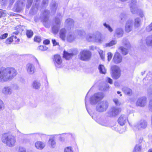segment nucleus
Returning a JSON list of instances; mask_svg holds the SVG:
<instances>
[{"mask_svg": "<svg viewBox=\"0 0 152 152\" xmlns=\"http://www.w3.org/2000/svg\"><path fill=\"white\" fill-rule=\"evenodd\" d=\"M16 70L11 67H8L0 71V81L4 82L11 80L17 75Z\"/></svg>", "mask_w": 152, "mask_h": 152, "instance_id": "1", "label": "nucleus"}, {"mask_svg": "<svg viewBox=\"0 0 152 152\" xmlns=\"http://www.w3.org/2000/svg\"><path fill=\"white\" fill-rule=\"evenodd\" d=\"M2 142L9 147H14L16 142V138L14 136L7 133L2 134L1 136Z\"/></svg>", "mask_w": 152, "mask_h": 152, "instance_id": "2", "label": "nucleus"}, {"mask_svg": "<svg viewBox=\"0 0 152 152\" xmlns=\"http://www.w3.org/2000/svg\"><path fill=\"white\" fill-rule=\"evenodd\" d=\"M63 16L60 13L57 14L55 17L52 26V29L53 32L54 34H56L58 32L60 27L61 21L62 20Z\"/></svg>", "mask_w": 152, "mask_h": 152, "instance_id": "3", "label": "nucleus"}, {"mask_svg": "<svg viewBox=\"0 0 152 152\" xmlns=\"http://www.w3.org/2000/svg\"><path fill=\"white\" fill-rule=\"evenodd\" d=\"M109 103L107 100H103L99 102L97 104L96 109L99 112H103L106 111L108 108Z\"/></svg>", "mask_w": 152, "mask_h": 152, "instance_id": "4", "label": "nucleus"}, {"mask_svg": "<svg viewBox=\"0 0 152 152\" xmlns=\"http://www.w3.org/2000/svg\"><path fill=\"white\" fill-rule=\"evenodd\" d=\"M49 13L48 10H45L40 16L41 19L43 22L44 25L47 28H49L50 26V23L48 21V15Z\"/></svg>", "mask_w": 152, "mask_h": 152, "instance_id": "5", "label": "nucleus"}, {"mask_svg": "<svg viewBox=\"0 0 152 152\" xmlns=\"http://www.w3.org/2000/svg\"><path fill=\"white\" fill-rule=\"evenodd\" d=\"M91 53L88 50H84L80 53V59L83 61L89 60L91 57Z\"/></svg>", "mask_w": 152, "mask_h": 152, "instance_id": "6", "label": "nucleus"}, {"mask_svg": "<svg viewBox=\"0 0 152 152\" xmlns=\"http://www.w3.org/2000/svg\"><path fill=\"white\" fill-rule=\"evenodd\" d=\"M111 76L115 79H117L120 76V71L119 68L117 66L113 65L111 67Z\"/></svg>", "mask_w": 152, "mask_h": 152, "instance_id": "7", "label": "nucleus"}, {"mask_svg": "<svg viewBox=\"0 0 152 152\" xmlns=\"http://www.w3.org/2000/svg\"><path fill=\"white\" fill-rule=\"evenodd\" d=\"M104 96L103 94L102 93H96L91 98L90 102L92 104H96L99 100L102 99Z\"/></svg>", "mask_w": 152, "mask_h": 152, "instance_id": "8", "label": "nucleus"}, {"mask_svg": "<svg viewBox=\"0 0 152 152\" xmlns=\"http://www.w3.org/2000/svg\"><path fill=\"white\" fill-rule=\"evenodd\" d=\"M121 111V109L120 108L113 107L108 111L107 113L110 117H115L118 115Z\"/></svg>", "mask_w": 152, "mask_h": 152, "instance_id": "9", "label": "nucleus"}, {"mask_svg": "<svg viewBox=\"0 0 152 152\" xmlns=\"http://www.w3.org/2000/svg\"><path fill=\"white\" fill-rule=\"evenodd\" d=\"M64 23L67 27L68 30L72 31L75 28L74 21L72 19L70 18L67 19L65 20Z\"/></svg>", "mask_w": 152, "mask_h": 152, "instance_id": "10", "label": "nucleus"}, {"mask_svg": "<svg viewBox=\"0 0 152 152\" xmlns=\"http://www.w3.org/2000/svg\"><path fill=\"white\" fill-rule=\"evenodd\" d=\"M26 0H18L15 4L14 7L17 11L21 10L25 5Z\"/></svg>", "mask_w": 152, "mask_h": 152, "instance_id": "11", "label": "nucleus"}, {"mask_svg": "<svg viewBox=\"0 0 152 152\" xmlns=\"http://www.w3.org/2000/svg\"><path fill=\"white\" fill-rule=\"evenodd\" d=\"M147 103V98L145 96L142 97L138 99L136 103L137 106L144 107Z\"/></svg>", "mask_w": 152, "mask_h": 152, "instance_id": "12", "label": "nucleus"}, {"mask_svg": "<svg viewBox=\"0 0 152 152\" xmlns=\"http://www.w3.org/2000/svg\"><path fill=\"white\" fill-rule=\"evenodd\" d=\"M53 61L55 66L58 68L61 67V64L62 60L61 56L58 55H55L53 58Z\"/></svg>", "mask_w": 152, "mask_h": 152, "instance_id": "13", "label": "nucleus"}, {"mask_svg": "<svg viewBox=\"0 0 152 152\" xmlns=\"http://www.w3.org/2000/svg\"><path fill=\"white\" fill-rule=\"evenodd\" d=\"M148 123L147 121L144 120H141L139 121L135 127L138 130H142L146 128L147 126Z\"/></svg>", "mask_w": 152, "mask_h": 152, "instance_id": "14", "label": "nucleus"}, {"mask_svg": "<svg viewBox=\"0 0 152 152\" xmlns=\"http://www.w3.org/2000/svg\"><path fill=\"white\" fill-rule=\"evenodd\" d=\"M26 69L27 73L29 75L33 74L36 70L34 65L31 63H28L27 64Z\"/></svg>", "mask_w": 152, "mask_h": 152, "instance_id": "15", "label": "nucleus"}, {"mask_svg": "<svg viewBox=\"0 0 152 152\" xmlns=\"http://www.w3.org/2000/svg\"><path fill=\"white\" fill-rule=\"evenodd\" d=\"M77 53L76 52H75L74 50L71 51H69V52L64 51V52L63 57L66 59L69 60L74 55H76Z\"/></svg>", "mask_w": 152, "mask_h": 152, "instance_id": "16", "label": "nucleus"}, {"mask_svg": "<svg viewBox=\"0 0 152 152\" xmlns=\"http://www.w3.org/2000/svg\"><path fill=\"white\" fill-rule=\"evenodd\" d=\"M96 121L99 124L104 126H108L109 124V121L105 118H99L96 119Z\"/></svg>", "mask_w": 152, "mask_h": 152, "instance_id": "17", "label": "nucleus"}, {"mask_svg": "<svg viewBox=\"0 0 152 152\" xmlns=\"http://www.w3.org/2000/svg\"><path fill=\"white\" fill-rule=\"evenodd\" d=\"M2 93L5 95H10L12 93V90L10 86L4 87L2 90Z\"/></svg>", "mask_w": 152, "mask_h": 152, "instance_id": "18", "label": "nucleus"}, {"mask_svg": "<svg viewBox=\"0 0 152 152\" xmlns=\"http://www.w3.org/2000/svg\"><path fill=\"white\" fill-rule=\"evenodd\" d=\"M104 41L101 33L99 32H96L94 42L101 43Z\"/></svg>", "mask_w": 152, "mask_h": 152, "instance_id": "19", "label": "nucleus"}, {"mask_svg": "<svg viewBox=\"0 0 152 152\" xmlns=\"http://www.w3.org/2000/svg\"><path fill=\"white\" fill-rule=\"evenodd\" d=\"M113 61L115 64H119L121 62L122 57L118 52L115 53L113 57Z\"/></svg>", "mask_w": 152, "mask_h": 152, "instance_id": "20", "label": "nucleus"}, {"mask_svg": "<svg viewBox=\"0 0 152 152\" xmlns=\"http://www.w3.org/2000/svg\"><path fill=\"white\" fill-rule=\"evenodd\" d=\"M133 22L132 20L127 21L125 27V31L127 32H130L132 28Z\"/></svg>", "mask_w": 152, "mask_h": 152, "instance_id": "21", "label": "nucleus"}, {"mask_svg": "<svg viewBox=\"0 0 152 152\" xmlns=\"http://www.w3.org/2000/svg\"><path fill=\"white\" fill-rule=\"evenodd\" d=\"M127 120V116L125 115H122L119 118L118 122L120 125L123 126L124 125Z\"/></svg>", "mask_w": 152, "mask_h": 152, "instance_id": "22", "label": "nucleus"}, {"mask_svg": "<svg viewBox=\"0 0 152 152\" xmlns=\"http://www.w3.org/2000/svg\"><path fill=\"white\" fill-rule=\"evenodd\" d=\"M60 135H53L49 138L48 143L51 148H54L56 146V142L55 140V136Z\"/></svg>", "mask_w": 152, "mask_h": 152, "instance_id": "23", "label": "nucleus"}, {"mask_svg": "<svg viewBox=\"0 0 152 152\" xmlns=\"http://www.w3.org/2000/svg\"><path fill=\"white\" fill-rule=\"evenodd\" d=\"M136 2V0H132V2L130 4V10L132 13L133 14H135L137 12L136 11H134L137 9L135 4Z\"/></svg>", "mask_w": 152, "mask_h": 152, "instance_id": "24", "label": "nucleus"}, {"mask_svg": "<svg viewBox=\"0 0 152 152\" xmlns=\"http://www.w3.org/2000/svg\"><path fill=\"white\" fill-rule=\"evenodd\" d=\"M76 37L73 32H69L66 36V40L68 42H71L74 41Z\"/></svg>", "mask_w": 152, "mask_h": 152, "instance_id": "25", "label": "nucleus"}, {"mask_svg": "<svg viewBox=\"0 0 152 152\" xmlns=\"http://www.w3.org/2000/svg\"><path fill=\"white\" fill-rule=\"evenodd\" d=\"M123 34V29L121 28H117L116 29L114 34L115 37L119 38L122 36Z\"/></svg>", "mask_w": 152, "mask_h": 152, "instance_id": "26", "label": "nucleus"}, {"mask_svg": "<svg viewBox=\"0 0 152 152\" xmlns=\"http://www.w3.org/2000/svg\"><path fill=\"white\" fill-rule=\"evenodd\" d=\"M66 30L65 28H62L60 31V37L63 41H65L66 38Z\"/></svg>", "mask_w": 152, "mask_h": 152, "instance_id": "27", "label": "nucleus"}, {"mask_svg": "<svg viewBox=\"0 0 152 152\" xmlns=\"http://www.w3.org/2000/svg\"><path fill=\"white\" fill-rule=\"evenodd\" d=\"M45 143L41 141H37L35 143L36 148L39 149H42L45 146Z\"/></svg>", "mask_w": 152, "mask_h": 152, "instance_id": "28", "label": "nucleus"}, {"mask_svg": "<svg viewBox=\"0 0 152 152\" xmlns=\"http://www.w3.org/2000/svg\"><path fill=\"white\" fill-rule=\"evenodd\" d=\"M57 4L55 1H52L50 4V9L52 13H55L57 9Z\"/></svg>", "mask_w": 152, "mask_h": 152, "instance_id": "29", "label": "nucleus"}, {"mask_svg": "<svg viewBox=\"0 0 152 152\" xmlns=\"http://www.w3.org/2000/svg\"><path fill=\"white\" fill-rule=\"evenodd\" d=\"M95 32L93 34H89L86 36V40L89 42H94Z\"/></svg>", "mask_w": 152, "mask_h": 152, "instance_id": "30", "label": "nucleus"}, {"mask_svg": "<svg viewBox=\"0 0 152 152\" xmlns=\"http://www.w3.org/2000/svg\"><path fill=\"white\" fill-rule=\"evenodd\" d=\"M40 86L39 82L36 80L34 81L32 84L33 88L36 89H39Z\"/></svg>", "mask_w": 152, "mask_h": 152, "instance_id": "31", "label": "nucleus"}, {"mask_svg": "<svg viewBox=\"0 0 152 152\" xmlns=\"http://www.w3.org/2000/svg\"><path fill=\"white\" fill-rule=\"evenodd\" d=\"M122 90L126 94L130 95L132 94V90L127 87H124L122 88Z\"/></svg>", "mask_w": 152, "mask_h": 152, "instance_id": "32", "label": "nucleus"}, {"mask_svg": "<svg viewBox=\"0 0 152 152\" xmlns=\"http://www.w3.org/2000/svg\"><path fill=\"white\" fill-rule=\"evenodd\" d=\"M141 24V20L139 18H137L135 19L134 26L135 28L139 27Z\"/></svg>", "mask_w": 152, "mask_h": 152, "instance_id": "33", "label": "nucleus"}, {"mask_svg": "<svg viewBox=\"0 0 152 152\" xmlns=\"http://www.w3.org/2000/svg\"><path fill=\"white\" fill-rule=\"evenodd\" d=\"M99 69L100 73L105 74L106 72V69L104 65H100L99 66Z\"/></svg>", "mask_w": 152, "mask_h": 152, "instance_id": "34", "label": "nucleus"}, {"mask_svg": "<svg viewBox=\"0 0 152 152\" xmlns=\"http://www.w3.org/2000/svg\"><path fill=\"white\" fill-rule=\"evenodd\" d=\"M117 42L116 40H112L108 43H107L104 45L105 47H110L115 45Z\"/></svg>", "mask_w": 152, "mask_h": 152, "instance_id": "35", "label": "nucleus"}, {"mask_svg": "<svg viewBox=\"0 0 152 152\" xmlns=\"http://www.w3.org/2000/svg\"><path fill=\"white\" fill-rule=\"evenodd\" d=\"M118 49L120 50L122 54L124 55H126L128 53V50L127 49L123 47H120Z\"/></svg>", "mask_w": 152, "mask_h": 152, "instance_id": "36", "label": "nucleus"}, {"mask_svg": "<svg viewBox=\"0 0 152 152\" xmlns=\"http://www.w3.org/2000/svg\"><path fill=\"white\" fill-rule=\"evenodd\" d=\"M142 147L140 144L137 145L135 147L133 152H140Z\"/></svg>", "mask_w": 152, "mask_h": 152, "instance_id": "37", "label": "nucleus"}, {"mask_svg": "<svg viewBox=\"0 0 152 152\" xmlns=\"http://www.w3.org/2000/svg\"><path fill=\"white\" fill-rule=\"evenodd\" d=\"M36 1V3H35V7H34L33 6L32 7V10L33 12L36 11L37 10L38 7L39 5V0H35Z\"/></svg>", "mask_w": 152, "mask_h": 152, "instance_id": "38", "label": "nucleus"}, {"mask_svg": "<svg viewBox=\"0 0 152 152\" xmlns=\"http://www.w3.org/2000/svg\"><path fill=\"white\" fill-rule=\"evenodd\" d=\"M146 43L148 46H152V38L151 37L147 38L146 40Z\"/></svg>", "mask_w": 152, "mask_h": 152, "instance_id": "39", "label": "nucleus"}, {"mask_svg": "<svg viewBox=\"0 0 152 152\" xmlns=\"http://www.w3.org/2000/svg\"><path fill=\"white\" fill-rule=\"evenodd\" d=\"M98 52L101 58L104 60V53L103 52V51L101 50H98Z\"/></svg>", "mask_w": 152, "mask_h": 152, "instance_id": "40", "label": "nucleus"}, {"mask_svg": "<svg viewBox=\"0 0 152 152\" xmlns=\"http://www.w3.org/2000/svg\"><path fill=\"white\" fill-rule=\"evenodd\" d=\"M26 34L28 38H31L33 34V32L31 30H28L26 31Z\"/></svg>", "mask_w": 152, "mask_h": 152, "instance_id": "41", "label": "nucleus"}, {"mask_svg": "<svg viewBox=\"0 0 152 152\" xmlns=\"http://www.w3.org/2000/svg\"><path fill=\"white\" fill-rule=\"evenodd\" d=\"M19 31H16L14 32H13L11 34V36L10 37H12V39L13 40L14 39H16L17 38V37H16V35H17L19 33Z\"/></svg>", "mask_w": 152, "mask_h": 152, "instance_id": "42", "label": "nucleus"}, {"mask_svg": "<svg viewBox=\"0 0 152 152\" xmlns=\"http://www.w3.org/2000/svg\"><path fill=\"white\" fill-rule=\"evenodd\" d=\"M103 26L107 29L110 32H111L113 31V29L108 24H107L106 23L103 24Z\"/></svg>", "mask_w": 152, "mask_h": 152, "instance_id": "43", "label": "nucleus"}, {"mask_svg": "<svg viewBox=\"0 0 152 152\" xmlns=\"http://www.w3.org/2000/svg\"><path fill=\"white\" fill-rule=\"evenodd\" d=\"M134 11H136L137 12L135 14H138L141 17H143L144 16L143 12L141 10L137 9Z\"/></svg>", "mask_w": 152, "mask_h": 152, "instance_id": "44", "label": "nucleus"}, {"mask_svg": "<svg viewBox=\"0 0 152 152\" xmlns=\"http://www.w3.org/2000/svg\"><path fill=\"white\" fill-rule=\"evenodd\" d=\"M12 88V90H18L19 89V86L16 84H13L10 86Z\"/></svg>", "mask_w": 152, "mask_h": 152, "instance_id": "45", "label": "nucleus"}, {"mask_svg": "<svg viewBox=\"0 0 152 152\" xmlns=\"http://www.w3.org/2000/svg\"><path fill=\"white\" fill-rule=\"evenodd\" d=\"M113 102L115 103V105L117 106H120L121 105V103L117 98H115L113 99Z\"/></svg>", "mask_w": 152, "mask_h": 152, "instance_id": "46", "label": "nucleus"}, {"mask_svg": "<svg viewBox=\"0 0 152 152\" xmlns=\"http://www.w3.org/2000/svg\"><path fill=\"white\" fill-rule=\"evenodd\" d=\"M33 0H27V3L26 4V7L29 8L33 2Z\"/></svg>", "mask_w": 152, "mask_h": 152, "instance_id": "47", "label": "nucleus"}, {"mask_svg": "<svg viewBox=\"0 0 152 152\" xmlns=\"http://www.w3.org/2000/svg\"><path fill=\"white\" fill-rule=\"evenodd\" d=\"M78 35L83 37L85 34V32L83 30H80L77 31Z\"/></svg>", "mask_w": 152, "mask_h": 152, "instance_id": "48", "label": "nucleus"}, {"mask_svg": "<svg viewBox=\"0 0 152 152\" xmlns=\"http://www.w3.org/2000/svg\"><path fill=\"white\" fill-rule=\"evenodd\" d=\"M64 152H73V151L71 147H68L65 148Z\"/></svg>", "mask_w": 152, "mask_h": 152, "instance_id": "49", "label": "nucleus"}, {"mask_svg": "<svg viewBox=\"0 0 152 152\" xmlns=\"http://www.w3.org/2000/svg\"><path fill=\"white\" fill-rule=\"evenodd\" d=\"M5 106L3 102L0 99V110H3Z\"/></svg>", "mask_w": 152, "mask_h": 152, "instance_id": "50", "label": "nucleus"}, {"mask_svg": "<svg viewBox=\"0 0 152 152\" xmlns=\"http://www.w3.org/2000/svg\"><path fill=\"white\" fill-rule=\"evenodd\" d=\"M13 40L12 37H10L6 40L5 43L7 44H10L12 42Z\"/></svg>", "mask_w": 152, "mask_h": 152, "instance_id": "51", "label": "nucleus"}, {"mask_svg": "<svg viewBox=\"0 0 152 152\" xmlns=\"http://www.w3.org/2000/svg\"><path fill=\"white\" fill-rule=\"evenodd\" d=\"M48 3V0H43L42 1V7H45L47 6Z\"/></svg>", "mask_w": 152, "mask_h": 152, "instance_id": "52", "label": "nucleus"}, {"mask_svg": "<svg viewBox=\"0 0 152 152\" xmlns=\"http://www.w3.org/2000/svg\"><path fill=\"white\" fill-rule=\"evenodd\" d=\"M146 29L148 31H150L152 30V22L146 27Z\"/></svg>", "mask_w": 152, "mask_h": 152, "instance_id": "53", "label": "nucleus"}, {"mask_svg": "<svg viewBox=\"0 0 152 152\" xmlns=\"http://www.w3.org/2000/svg\"><path fill=\"white\" fill-rule=\"evenodd\" d=\"M113 56V54L111 52H108L107 53V60L110 61Z\"/></svg>", "mask_w": 152, "mask_h": 152, "instance_id": "54", "label": "nucleus"}, {"mask_svg": "<svg viewBox=\"0 0 152 152\" xmlns=\"http://www.w3.org/2000/svg\"><path fill=\"white\" fill-rule=\"evenodd\" d=\"M34 41L38 42H39L41 41V39L40 37L36 36L34 38Z\"/></svg>", "mask_w": 152, "mask_h": 152, "instance_id": "55", "label": "nucleus"}, {"mask_svg": "<svg viewBox=\"0 0 152 152\" xmlns=\"http://www.w3.org/2000/svg\"><path fill=\"white\" fill-rule=\"evenodd\" d=\"M18 152H26V150L24 148L20 147H19Z\"/></svg>", "mask_w": 152, "mask_h": 152, "instance_id": "56", "label": "nucleus"}, {"mask_svg": "<svg viewBox=\"0 0 152 152\" xmlns=\"http://www.w3.org/2000/svg\"><path fill=\"white\" fill-rule=\"evenodd\" d=\"M7 33H5L0 37V39H4L7 38L8 36Z\"/></svg>", "mask_w": 152, "mask_h": 152, "instance_id": "57", "label": "nucleus"}, {"mask_svg": "<svg viewBox=\"0 0 152 152\" xmlns=\"http://www.w3.org/2000/svg\"><path fill=\"white\" fill-rule=\"evenodd\" d=\"M7 0H0V3L2 5H5L7 3Z\"/></svg>", "mask_w": 152, "mask_h": 152, "instance_id": "58", "label": "nucleus"}, {"mask_svg": "<svg viewBox=\"0 0 152 152\" xmlns=\"http://www.w3.org/2000/svg\"><path fill=\"white\" fill-rule=\"evenodd\" d=\"M149 108L150 111H152V100H150L149 102Z\"/></svg>", "mask_w": 152, "mask_h": 152, "instance_id": "59", "label": "nucleus"}, {"mask_svg": "<svg viewBox=\"0 0 152 152\" xmlns=\"http://www.w3.org/2000/svg\"><path fill=\"white\" fill-rule=\"evenodd\" d=\"M106 81L110 83V84L113 83V80L112 79L109 77H107L106 78Z\"/></svg>", "mask_w": 152, "mask_h": 152, "instance_id": "60", "label": "nucleus"}, {"mask_svg": "<svg viewBox=\"0 0 152 152\" xmlns=\"http://www.w3.org/2000/svg\"><path fill=\"white\" fill-rule=\"evenodd\" d=\"M34 134L37 137H43L44 136H45V135L42 134H37V133H36Z\"/></svg>", "mask_w": 152, "mask_h": 152, "instance_id": "61", "label": "nucleus"}, {"mask_svg": "<svg viewBox=\"0 0 152 152\" xmlns=\"http://www.w3.org/2000/svg\"><path fill=\"white\" fill-rule=\"evenodd\" d=\"M52 41L54 46H56L58 44V43L56 42L55 39H52Z\"/></svg>", "mask_w": 152, "mask_h": 152, "instance_id": "62", "label": "nucleus"}, {"mask_svg": "<svg viewBox=\"0 0 152 152\" xmlns=\"http://www.w3.org/2000/svg\"><path fill=\"white\" fill-rule=\"evenodd\" d=\"M50 43V41L48 39H46L45 40L43 41V43L45 45H48Z\"/></svg>", "mask_w": 152, "mask_h": 152, "instance_id": "63", "label": "nucleus"}, {"mask_svg": "<svg viewBox=\"0 0 152 152\" xmlns=\"http://www.w3.org/2000/svg\"><path fill=\"white\" fill-rule=\"evenodd\" d=\"M15 0H9V3L10 5H12L14 3Z\"/></svg>", "mask_w": 152, "mask_h": 152, "instance_id": "64", "label": "nucleus"}]
</instances>
